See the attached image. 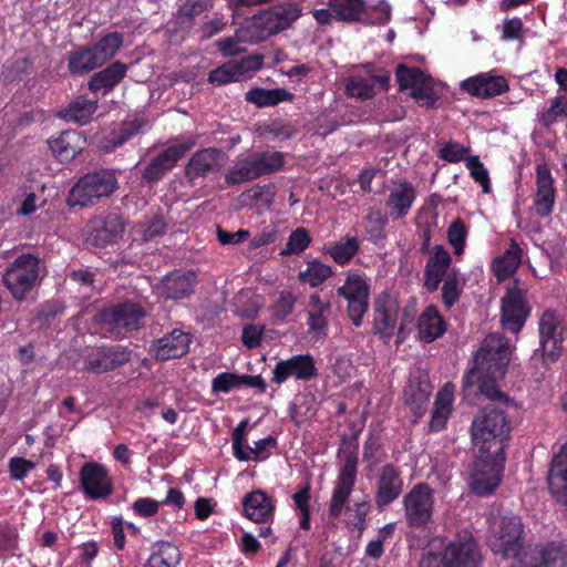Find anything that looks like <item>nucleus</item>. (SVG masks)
<instances>
[{"label":"nucleus","instance_id":"obj_1","mask_svg":"<svg viewBox=\"0 0 567 567\" xmlns=\"http://www.w3.org/2000/svg\"><path fill=\"white\" fill-rule=\"evenodd\" d=\"M358 462V455L354 452L346 454L331 493L328 514L330 518L336 519L346 511L344 522L348 528L362 533L367 527V517L371 509L370 501L363 499L347 506L357 483Z\"/></svg>","mask_w":567,"mask_h":567},{"label":"nucleus","instance_id":"obj_2","mask_svg":"<svg viewBox=\"0 0 567 567\" xmlns=\"http://www.w3.org/2000/svg\"><path fill=\"white\" fill-rule=\"evenodd\" d=\"M511 424L505 411L488 404L482 409L471 424L473 449L476 453L501 455L508 440Z\"/></svg>","mask_w":567,"mask_h":567},{"label":"nucleus","instance_id":"obj_3","mask_svg":"<svg viewBox=\"0 0 567 567\" xmlns=\"http://www.w3.org/2000/svg\"><path fill=\"white\" fill-rule=\"evenodd\" d=\"M301 16V7L289 2L274 6L247 19L245 25L237 30L240 40L259 43L292 25Z\"/></svg>","mask_w":567,"mask_h":567},{"label":"nucleus","instance_id":"obj_4","mask_svg":"<svg viewBox=\"0 0 567 567\" xmlns=\"http://www.w3.org/2000/svg\"><path fill=\"white\" fill-rule=\"evenodd\" d=\"M511 346L499 334L487 336L477 350L473 367L463 377V388L467 390L475 383L478 374L504 378L511 361Z\"/></svg>","mask_w":567,"mask_h":567},{"label":"nucleus","instance_id":"obj_5","mask_svg":"<svg viewBox=\"0 0 567 567\" xmlns=\"http://www.w3.org/2000/svg\"><path fill=\"white\" fill-rule=\"evenodd\" d=\"M146 310L138 303L125 300L102 308L94 317L100 328L113 339H123L145 324Z\"/></svg>","mask_w":567,"mask_h":567},{"label":"nucleus","instance_id":"obj_6","mask_svg":"<svg viewBox=\"0 0 567 567\" xmlns=\"http://www.w3.org/2000/svg\"><path fill=\"white\" fill-rule=\"evenodd\" d=\"M285 155L279 151L252 152L238 158L224 175L227 187L240 185L282 169Z\"/></svg>","mask_w":567,"mask_h":567},{"label":"nucleus","instance_id":"obj_7","mask_svg":"<svg viewBox=\"0 0 567 567\" xmlns=\"http://www.w3.org/2000/svg\"><path fill=\"white\" fill-rule=\"evenodd\" d=\"M118 187L116 173L111 168H99L81 176L72 186L68 204L70 207H85L110 197Z\"/></svg>","mask_w":567,"mask_h":567},{"label":"nucleus","instance_id":"obj_8","mask_svg":"<svg viewBox=\"0 0 567 567\" xmlns=\"http://www.w3.org/2000/svg\"><path fill=\"white\" fill-rule=\"evenodd\" d=\"M371 286L368 277L359 270L347 272L343 284L339 286L332 297L346 301V313L355 328H360L370 307Z\"/></svg>","mask_w":567,"mask_h":567},{"label":"nucleus","instance_id":"obj_9","mask_svg":"<svg viewBox=\"0 0 567 567\" xmlns=\"http://www.w3.org/2000/svg\"><path fill=\"white\" fill-rule=\"evenodd\" d=\"M434 489L427 483L415 484L402 499L408 527L424 530L433 523Z\"/></svg>","mask_w":567,"mask_h":567},{"label":"nucleus","instance_id":"obj_10","mask_svg":"<svg viewBox=\"0 0 567 567\" xmlns=\"http://www.w3.org/2000/svg\"><path fill=\"white\" fill-rule=\"evenodd\" d=\"M39 278V258L32 254H22L7 267L2 281L12 298L22 302L35 287Z\"/></svg>","mask_w":567,"mask_h":567},{"label":"nucleus","instance_id":"obj_11","mask_svg":"<svg viewBox=\"0 0 567 567\" xmlns=\"http://www.w3.org/2000/svg\"><path fill=\"white\" fill-rule=\"evenodd\" d=\"M523 534L522 518L509 513L501 517L497 529L488 537L487 544L494 554L515 559L523 548Z\"/></svg>","mask_w":567,"mask_h":567},{"label":"nucleus","instance_id":"obj_12","mask_svg":"<svg viewBox=\"0 0 567 567\" xmlns=\"http://www.w3.org/2000/svg\"><path fill=\"white\" fill-rule=\"evenodd\" d=\"M566 323L555 309H546L538 320L540 355L544 362H556L561 354Z\"/></svg>","mask_w":567,"mask_h":567},{"label":"nucleus","instance_id":"obj_13","mask_svg":"<svg viewBox=\"0 0 567 567\" xmlns=\"http://www.w3.org/2000/svg\"><path fill=\"white\" fill-rule=\"evenodd\" d=\"M505 453H476L472 473V492L481 497L492 495L498 487L504 471Z\"/></svg>","mask_w":567,"mask_h":567},{"label":"nucleus","instance_id":"obj_14","mask_svg":"<svg viewBox=\"0 0 567 567\" xmlns=\"http://www.w3.org/2000/svg\"><path fill=\"white\" fill-rule=\"evenodd\" d=\"M532 312L527 290L519 287L517 281L507 287L501 299V324L505 331L517 334L524 328Z\"/></svg>","mask_w":567,"mask_h":567},{"label":"nucleus","instance_id":"obj_15","mask_svg":"<svg viewBox=\"0 0 567 567\" xmlns=\"http://www.w3.org/2000/svg\"><path fill=\"white\" fill-rule=\"evenodd\" d=\"M132 351L122 344H100L84 355L83 371L102 374L114 371L131 361Z\"/></svg>","mask_w":567,"mask_h":567},{"label":"nucleus","instance_id":"obj_16","mask_svg":"<svg viewBox=\"0 0 567 567\" xmlns=\"http://www.w3.org/2000/svg\"><path fill=\"white\" fill-rule=\"evenodd\" d=\"M443 567H478L482 554L472 533L460 532L443 547Z\"/></svg>","mask_w":567,"mask_h":567},{"label":"nucleus","instance_id":"obj_17","mask_svg":"<svg viewBox=\"0 0 567 567\" xmlns=\"http://www.w3.org/2000/svg\"><path fill=\"white\" fill-rule=\"evenodd\" d=\"M79 481L86 499H104L114 491L107 468L96 462H87L82 465Z\"/></svg>","mask_w":567,"mask_h":567},{"label":"nucleus","instance_id":"obj_18","mask_svg":"<svg viewBox=\"0 0 567 567\" xmlns=\"http://www.w3.org/2000/svg\"><path fill=\"white\" fill-rule=\"evenodd\" d=\"M194 146L195 140L190 138L182 143L173 144L159 152L145 166L142 174L143 181L148 184L161 181Z\"/></svg>","mask_w":567,"mask_h":567},{"label":"nucleus","instance_id":"obj_19","mask_svg":"<svg viewBox=\"0 0 567 567\" xmlns=\"http://www.w3.org/2000/svg\"><path fill=\"white\" fill-rule=\"evenodd\" d=\"M404 481L402 471L393 463L384 464L377 476L374 505L382 512L394 503L403 493Z\"/></svg>","mask_w":567,"mask_h":567},{"label":"nucleus","instance_id":"obj_20","mask_svg":"<svg viewBox=\"0 0 567 567\" xmlns=\"http://www.w3.org/2000/svg\"><path fill=\"white\" fill-rule=\"evenodd\" d=\"M318 377V369L313 357L307 354H296L286 360L276 363L272 370V381L276 384L285 383L289 378L298 381L308 382Z\"/></svg>","mask_w":567,"mask_h":567},{"label":"nucleus","instance_id":"obj_21","mask_svg":"<svg viewBox=\"0 0 567 567\" xmlns=\"http://www.w3.org/2000/svg\"><path fill=\"white\" fill-rule=\"evenodd\" d=\"M197 282V274L194 270L176 269L159 281L157 291L166 300L179 301L194 293Z\"/></svg>","mask_w":567,"mask_h":567},{"label":"nucleus","instance_id":"obj_22","mask_svg":"<svg viewBox=\"0 0 567 567\" xmlns=\"http://www.w3.org/2000/svg\"><path fill=\"white\" fill-rule=\"evenodd\" d=\"M47 143L54 158L64 164L72 162L84 151L86 136L76 130H65L54 133Z\"/></svg>","mask_w":567,"mask_h":567},{"label":"nucleus","instance_id":"obj_23","mask_svg":"<svg viewBox=\"0 0 567 567\" xmlns=\"http://www.w3.org/2000/svg\"><path fill=\"white\" fill-rule=\"evenodd\" d=\"M398 311V302L388 293L380 295L374 301L373 333L384 342H389L394 334Z\"/></svg>","mask_w":567,"mask_h":567},{"label":"nucleus","instance_id":"obj_24","mask_svg":"<svg viewBox=\"0 0 567 567\" xmlns=\"http://www.w3.org/2000/svg\"><path fill=\"white\" fill-rule=\"evenodd\" d=\"M536 194L534 196L535 214L542 218L550 216L554 212L556 189L550 168L546 163L536 165Z\"/></svg>","mask_w":567,"mask_h":567},{"label":"nucleus","instance_id":"obj_25","mask_svg":"<svg viewBox=\"0 0 567 567\" xmlns=\"http://www.w3.org/2000/svg\"><path fill=\"white\" fill-rule=\"evenodd\" d=\"M190 342V333L182 329H174L162 338L153 340L151 343V352L154 358L161 362L179 359L189 351Z\"/></svg>","mask_w":567,"mask_h":567},{"label":"nucleus","instance_id":"obj_26","mask_svg":"<svg viewBox=\"0 0 567 567\" xmlns=\"http://www.w3.org/2000/svg\"><path fill=\"white\" fill-rule=\"evenodd\" d=\"M125 231L123 217L117 213H109L103 218L94 221L89 241L92 246L104 248L118 243Z\"/></svg>","mask_w":567,"mask_h":567},{"label":"nucleus","instance_id":"obj_27","mask_svg":"<svg viewBox=\"0 0 567 567\" xmlns=\"http://www.w3.org/2000/svg\"><path fill=\"white\" fill-rule=\"evenodd\" d=\"M461 90L478 99H492L509 90L508 81L502 75L478 73L461 82Z\"/></svg>","mask_w":567,"mask_h":567},{"label":"nucleus","instance_id":"obj_28","mask_svg":"<svg viewBox=\"0 0 567 567\" xmlns=\"http://www.w3.org/2000/svg\"><path fill=\"white\" fill-rule=\"evenodd\" d=\"M244 515L251 522L268 524L274 520L276 499L262 489H254L241 499Z\"/></svg>","mask_w":567,"mask_h":567},{"label":"nucleus","instance_id":"obj_29","mask_svg":"<svg viewBox=\"0 0 567 567\" xmlns=\"http://www.w3.org/2000/svg\"><path fill=\"white\" fill-rule=\"evenodd\" d=\"M432 389L433 386L427 378L422 377L410 378L405 385L403 390V401L415 417L414 422L426 413Z\"/></svg>","mask_w":567,"mask_h":567},{"label":"nucleus","instance_id":"obj_30","mask_svg":"<svg viewBox=\"0 0 567 567\" xmlns=\"http://www.w3.org/2000/svg\"><path fill=\"white\" fill-rule=\"evenodd\" d=\"M452 258L449 251L442 245H435L433 255L426 260L424 269L423 287L427 292H435L442 280L449 276V268Z\"/></svg>","mask_w":567,"mask_h":567},{"label":"nucleus","instance_id":"obj_31","mask_svg":"<svg viewBox=\"0 0 567 567\" xmlns=\"http://www.w3.org/2000/svg\"><path fill=\"white\" fill-rule=\"evenodd\" d=\"M547 481L556 502L567 505V442L553 457Z\"/></svg>","mask_w":567,"mask_h":567},{"label":"nucleus","instance_id":"obj_32","mask_svg":"<svg viewBox=\"0 0 567 567\" xmlns=\"http://www.w3.org/2000/svg\"><path fill=\"white\" fill-rule=\"evenodd\" d=\"M127 66L121 61H115L105 69L94 73L87 83L91 92L103 91V94L112 92L114 87L125 78Z\"/></svg>","mask_w":567,"mask_h":567},{"label":"nucleus","instance_id":"obj_33","mask_svg":"<svg viewBox=\"0 0 567 567\" xmlns=\"http://www.w3.org/2000/svg\"><path fill=\"white\" fill-rule=\"evenodd\" d=\"M417 330L420 339L425 343H431L444 334L446 322L436 306L430 305L421 312L417 319Z\"/></svg>","mask_w":567,"mask_h":567},{"label":"nucleus","instance_id":"obj_34","mask_svg":"<svg viewBox=\"0 0 567 567\" xmlns=\"http://www.w3.org/2000/svg\"><path fill=\"white\" fill-rule=\"evenodd\" d=\"M415 190L409 182H401L391 189L388 199L386 207L390 209V215L393 220L404 218L415 199Z\"/></svg>","mask_w":567,"mask_h":567},{"label":"nucleus","instance_id":"obj_35","mask_svg":"<svg viewBox=\"0 0 567 567\" xmlns=\"http://www.w3.org/2000/svg\"><path fill=\"white\" fill-rule=\"evenodd\" d=\"M219 153V150L215 147L195 152L185 167L186 177L194 181L199 177H206L209 173L214 172Z\"/></svg>","mask_w":567,"mask_h":567},{"label":"nucleus","instance_id":"obj_36","mask_svg":"<svg viewBox=\"0 0 567 567\" xmlns=\"http://www.w3.org/2000/svg\"><path fill=\"white\" fill-rule=\"evenodd\" d=\"M96 110L97 100H89L86 96L80 95L59 112V117L82 126L91 122Z\"/></svg>","mask_w":567,"mask_h":567},{"label":"nucleus","instance_id":"obj_37","mask_svg":"<svg viewBox=\"0 0 567 567\" xmlns=\"http://www.w3.org/2000/svg\"><path fill=\"white\" fill-rule=\"evenodd\" d=\"M534 551L544 567L567 566V544L564 540H548L535 545Z\"/></svg>","mask_w":567,"mask_h":567},{"label":"nucleus","instance_id":"obj_38","mask_svg":"<svg viewBox=\"0 0 567 567\" xmlns=\"http://www.w3.org/2000/svg\"><path fill=\"white\" fill-rule=\"evenodd\" d=\"M245 100L248 103H251L257 107L262 109L276 106L282 102L291 103L295 100V94L284 87L268 90L256 86L250 89L246 93Z\"/></svg>","mask_w":567,"mask_h":567},{"label":"nucleus","instance_id":"obj_39","mask_svg":"<svg viewBox=\"0 0 567 567\" xmlns=\"http://www.w3.org/2000/svg\"><path fill=\"white\" fill-rule=\"evenodd\" d=\"M334 13V20L347 23H360L364 20L367 4L364 0H327Z\"/></svg>","mask_w":567,"mask_h":567},{"label":"nucleus","instance_id":"obj_40","mask_svg":"<svg viewBox=\"0 0 567 567\" xmlns=\"http://www.w3.org/2000/svg\"><path fill=\"white\" fill-rule=\"evenodd\" d=\"M359 249V239L355 236L346 235L334 243L326 244L323 254L328 255L336 264L344 266L353 259Z\"/></svg>","mask_w":567,"mask_h":567},{"label":"nucleus","instance_id":"obj_41","mask_svg":"<svg viewBox=\"0 0 567 567\" xmlns=\"http://www.w3.org/2000/svg\"><path fill=\"white\" fill-rule=\"evenodd\" d=\"M522 254L523 250L516 240L511 239L509 247L493 261V269L498 280H505L516 272L522 262Z\"/></svg>","mask_w":567,"mask_h":567},{"label":"nucleus","instance_id":"obj_42","mask_svg":"<svg viewBox=\"0 0 567 567\" xmlns=\"http://www.w3.org/2000/svg\"><path fill=\"white\" fill-rule=\"evenodd\" d=\"M453 403V392L449 389V384L440 390L434 401V408L429 422L431 432H440L446 426Z\"/></svg>","mask_w":567,"mask_h":567},{"label":"nucleus","instance_id":"obj_43","mask_svg":"<svg viewBox=\"0 0 567 567\" xmlns=\"http://www.w3.org/2000/svg\"><path fill=\"white\" fill-rule=\"evenodd\" d=\"M181 561V550L169 542H157L144 567H176Z\"/></svg>","mask_w":567,"mask_h":567},{"label":"nucleus","instance_id":"obj_44","mask_svg":"<svg viewBox=\"0 0 567 567\" xmlns=\"http://www.w3.org/2000/svg\"><path fill=\"white\" fill-rule=\"evenodd\" d=\"M123 44V35L120 32H110L102 37L97 42L90 45L99 66H102L114 58Z\"/></svg>","mask_w":567,"mask_h":567},{"label":"nucleus","instance_id":"obj_45","mask_svg":"<svg viewBox=\"0 0 567 567\" xmlns=\"http://www.w3.org/2000/svg\"><path fill=\"white\" fill-rule=\"evenodd\" d=\"M333 276L334 270L331 266L319 259H312L307 262L306 269L298 274V280L308 284L311 288H317Z\"/></svg>","mask_w":567,"mask_h":567},{"label":"nucleus","instance_id":"obj_46","mask_svg":"<svg viewBox=\"0 0 567 567\" xmlns=\"http://www.w3.org/2000/svg\"><path fill=\"white\" fill-rule=\"evenodd\" d=\"M146 125L147 120L143 116L123 121L118 128L114 130L110 134L107 141L111 143L112 147H120L140 134Z\"/></svg>","mask_w":567,"mask_h":567},{"label":"nucleus","instance_id":"obj_47","mask_svg":"<svg viewBox=\"0 0 567 567\" xmlns=\"http://www.w3.org/2000/svg\"><path fill=\"white\" fill-rule=\"evenodd\" d=\"M213 7V0H186L178 9L176 23L182 29H189L196 17Z\"/></svg>","mask_w":567,"mask_h":567},{"label":"nucleus","instance_id":"obj_48","mask_svg":"<svg viewBox=\"0 0 567 567\" xmlns=\"http://www.w3.org/2000/svg\"><path fill=\"white\" fill-rule=\"evenodd\" d=\"M410 95L416 100L421 106L426 109H435L441 99L440 94L434 90V80L431 75L425 74L412 90Z\"/></svg>","mask_w":567,"mask_h":567},{"label":"nucleus","instance_id":"obj_49","mask_svg":"<svg viewBox=\"0 0 567 567\" xmlns=\"http://www.w3.org/2000/svg\"><path fill=\"white\" fill-rule=\"evenodd\" d=\"M567 120V97L558 95L550 101L549 107L538 113V122L542 127L548 130L558 121Z\"/></svg>","mask_w":567,"mask_h":567},{"label":"nucleus","instance_id":"obj_50","mask_svg":"<svg viewBox=\"0 0 567 567\" xmlns=\"http://www.w3.org/2000/svg\"><path fill=\"white\" fill-rule=\"evenodd\" d=\"M346 92L349 96L365 101L375 95L373 79L369 74L350 75L346 83Z\"/></svg>","mask_w":567,"mask_h":567},{"label":"nucleus","instance_id":"obj_51","mask_svg":"<svg viewBox=\"0 0 567 567\" xmlns=\"http://www.w3.org/2000/svg\"><path fill=\"white\" fill-rule=\"evenodd\" d=\"M68 68L72 74H84L99 66L90 47L72 52L68 59Z\"/></svg>","mask_w":567,"mask_h":567},{"label":"nucleus","instance_id":"obj_52","mask_svg":"<svg viewBox=\"0 0 567 567\" xmlns=\"http://www.w3.org/2000/svg\"><path fill=\"white\" fill-rule=\"evenodd\" d=\"M310 233L305 227H298L292 230L288 237L285 248L281 249L280 256H292L302 254L311 244Z\"/></svg>","mask_w":567,"mask_h":567},{"label":"nucleus","instance_id":"obj_53","mask_svg":"<svg viewBox=\"0 0 567 567\" xmlns=\"http://www.w3.org/2000/svg\"><path fill=\"white\" fill-rule=\"evenodd\" d=\"M501 379L502 378H494L493 375L485 377L483 374H478L475 377L474 384H477L480 393L488 400L507 403L509 400L508 395L503 392L497 384Z\"/></svg>","mask_w":567,"mask_h":567},{"label":"nucleus","instance_id":"obj_54","mask_svg":"<svg viewBox=\"0 0 567 567\" xmlns=\"http://www.w3.org/2000/svg\"><path fill=\"white\" fill-rule=\"evenodd\" d=\"M425 74L426 73H424L420 68L408 66L404 63H400L395 69V78L400 91H405L408 89L412 90L422 79H424Z\"/></svg>","mask_w":567,"mask_h":567},{"label":"nucleus","instance_id":"obj_55","mask_svg":"<svg viewBox=\"0 0 567 567\" xmlns=\"http://www.w3.org/2000/svg\"><path fill=\"white\" fill-rule=\"evenodd\" d=\"M137 228L142 235V240L151 241L163 236L167 230V225L162 215H154L152 217H145V219L138 224Z\"/></svg>","mask_w":567,"mask_h":567},{"label":"nucleus","instance_id":"obj_56","mask_svg":"<svg viewBox=\"0 0 567 567\" xmlns=\"http://www.w3.org/2000/svg\"><path fill=\"white\" fill-rule=\"evenodd\" d=\"M233 65V69L238 78V80H243L245 78H250L252 72L260 70L264 65V56L260 54H251L241 58L240 60L229 61Z\"/></svg>","mask_w":567,"mask_h":567},{"label":"nucleus","instance_id":"obj_57","mask_svg":"<svg viewBox=\"0 0 567 567\" xmlns=\"http://www.w3.org/2000/svg\"><path fill=\"white\" fill-rule=\"evenodd\" d=\"M467 238V228L465 223L458 217L453 220L447 228V240L454 249L455 255L464 252Z\"/></svg>","mask_w":567,"mask_h":567},{"label":"nucleus","instance_id":"obj_58","mask_svg":"<svg viewBox=\"0 0 567 567\" xmlns=\"http://www.w3.org/2000/svg\"><path fill=\"white\" fill-rule=\"evenodd\" d=\"M365 220L368 223L365 227L367 238L374 244L383 240L385 238L384 227L388 223L386 217L381 212L375 210L371 212L365 217Z\"/></svg>","mask_w":567,"mask_h":567},{"label":"nucleus","instance_id":"obj_59","mask_svg":"<svg viewBox=\"0 0 567 567\" xmlns=\"http://www.w3.org/2000/svg\"><path fill=\"white\" fill-rule=\"evenodd\" d=\"M296 301L297 299L291 291H280L278 299L271 307L272 317L281 322L285 321L293 312Z\"/></svg>","mask_w":567,"mask_h":567},{"label":"nucleus","instance_id":"obj_60","mask_svg":"<svg viewBox=\"0 0 567 567\" xmlns=\"http://www.w3.org/2000/svg\"><path fill=\"white\" fill-rule=\"evenodd\" d=\"M458 278L455 271L449 274L442 286V302L444 307L450 310L456 302H458L462 289L458 285Z\"/></svg>","mask_w":567,"mask_h":567},{"label":"nucleus","instance_id":"obj_61","mask_svg":"<svg viewBox=\"0 0 567 567\" xmlns=\"http://www.w3.org/2000/svg\"><path fill=\"white\" fill-rule=\"evenodd\" d=\"M382 455L381 437L371 433L363 444V462L368 463L370 468H373L381 462Z\"/></svg>","mask_w":567,"mask_h":567},{"label":"nucleus","instance_id":"obj_62","mask_svg":"<svg viewBox=\"0 0 567 567\" xmlns=\"http://www.w3.org/2000/svg\"><path fill=\"white\" fill-rule=\"evenodd\" d=\"M330 312H319L307 310L308 332L317 338H326L329 331Z\"/></svg>","mask_w":567,"mask_h":567},{"label":"nucleus","instance_id":"obj_63","mask_svg":"<svg viewBox=\"0 0 567 567\" xmlns=\"http://www.w3.org/2000/svg\"><path fill=\"white\" fill-rule=\"evenodd\" d=\"M391 19V6L385 1L381 0L375 6H367V13H364V20L360 23L371 24H386Z\"/></svg>","mask_w":567,"mask_h":567},{"label":"nucleus","instance_id":"obj_64","mask_svg":"<svg viewBox=\"0 0 567 567\" xmlns=\"http://www.w3.org/2000/svg\"><path fill=\"white\" fill-rule=\"evenodd\" d=\"M466 167L470 169L471 176L477 182L484 193L491 192V181L488 176V172L485 168L484 164L480 161L477 156H471L467 158Z\"/></svg>","mask_w":567,"mask_h":567}]
</instances>
